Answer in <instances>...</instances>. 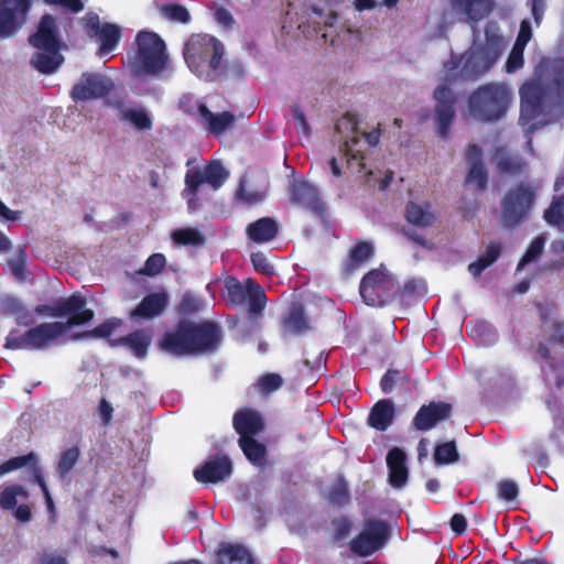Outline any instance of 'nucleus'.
I'll use <instances>...</instances> for the list:
<instances>
[{
	"label": "nucleus",
	"instance_id": "obj_1",
	"mask_svg": "<svg viewBox=\"0 0 564 564\" xmlns=\"http://www.w3.org/2000/svg\"><path fill=\"white\" fill-rule=\"evenodd\" d=\"M521 126H528L533 132L545 123L544 112L554 108H564V59H555L540 66L533 79L520 88Z\"/></svg>",
	"mask_w": 564,
	"mask_h": 564
},
{
	"label": "nucleus",
	"instance_id": "obj_2",
	"mask_svg": "<svg viewBox=\"0 0 564 564\" xmlns=\"http://www.w3.org/2000/svg\"><path fill=\"white\" fill-rule=\"evenodd\" d=\"M505 47L503 39L495 25L486 29L485 43L475 39L473 45L460 56L452 55L443 65L444 80L458 78L475 80L484 76L499 59Z\"/></svg>",
	"mask_w": 564,
	"mask_h": 564
},
{
	"label": "nucleus",
	"instance_id": "obj_3",
	"mask_svg": "<svg viewBox=\"0 0 564 564\" xmlns=\"http://www.w3.org/2000/svg\"><path fill=\"white\" fill-rule=\"evenodd\" d=\"M225 46L209 34H192L183 47V56L189 72L204 82L219 79L226 69Z\"/></svg>",
	"mask_w": 564,
	"mask_h": 564
},
{
	"label": "nucleus",
	"instance_id": "obj_4",
	"mask_svg": "<svg viewBox=\"0 0 564 564\" xmlns=\"http://www.w3.org/2000/svg\"><path fill=\"white\" fill-rule=\"evenodd\" d=\"M220 341L219 329L210 323L195 325L182 322L177 329L167 333L161 348L175 356L204 352L214 349Z\"/></svg>",
	"mask_w": 564,
	"mask_h": 564
},
{
	"label": "nucleus",
	"instance_id": "obj_5",
	"mask_svg": "<svg viewBox=\"0 0 564 564\" xmlns=\"http://www.w3.org/2000/svg\"><path fill=\"white\" fill-rule=\"evenodd\" d=\"M513 102V91L502 82H491L477 87L468 98V113L482 122L502 119Z\"/></svg>",
	"mask_w": 564,
	"mask_h": 564
},
{
	"label": "nucleus",
	"instance_id": "obj_6",
	"mask_svg": "<svg viewBox=\"0 0 564 564\" xmlns=\"http://www.w3.org/2000/svg\"><path fill=\"white\" fill-rule=\"evenodd\" d=\"M336 131L340 135V141H343L340 161L345 160L349 169L361 173L366 170L367 151L379 143V131L366 132L361 130L354 115L343 117L336 124Z\"/></svg>",
	"mask_w": 564,
	"mask_h": 564
},
{
	"label": "nucleus",
	"instance_id": "obj_7",
	"mask_svg": "<svg viewBox=\"0 0 564 564\" xmlns=\"http://www.w3.org/2000/svg\"><path fill=\"white\" fill-rule=\"evenodd\" d=\"M30 43L36 48L31 58L32 66L43 74L54 73L64 62L61 54L62 43L57 37L55 19L44 15L37 31L30 37Z\"/></svg>",
	"mask_w": 564,
	"mask_h": 564
},
{
	"label": "nucleus",
	"instance_id": "obj_8",
	"mask_svg": "<svg viewBox=\"0 0 564 564\" xmlns=\"http://www.w3.org/2000/svg\"><path fill=\"white\" fill-rule=\"evenodd\" d=\"M227 177L228 172L219 161H210L204 166L188 169L185 175V188L182 192L188 209L193 212L197 208V197L203 185H207L212 191H217Z\"/></svg>",
	"mask_w": 564,
	"mask_h": 564
},
{
	"label": "nucleus",
	"instance_id": "obj_9",
	"mask_svg": "<svg viewBox=\"0 0 564 564\" xmlns=\"http://www.w3.org/2000/svg\"><path fill=\"white\" fill-rule=\"evenodd\" d=\"M138 55L134 62L137 74L159 75L167 64V54L162 39L153 33L142 31L138 34Z\"/></svg>",
	"mask_w": 564,
	"mask_h": 564
},
{
	"label": "nucleus",
	"instance_id": "obj_10",
	"mask_svg": "<svg viewBox=\"0 0 564 564\" xmlns=\"http://www.w3.org/2000/svg\"><path fill=\"white\" fill-rule=\"evenodd\" d=\"M64 326L62 322L44 323L35 326L24 334L10 333L6 347L11 349H43L62 337Z\"/></svg>",
	"mask_w": 564,
	"mask_h": 564
},
{
	"label": "nucleus",
	"instance_id": "obj_11",
	"mask_svg": "<svg viewBox=\"0 0 564 564\" xmlns=\"http://www.w3.org/2000/svg\"><path fill=\"white\" fill-rule=\"evenodd\" d=\"M36 312L52 317H67L66 322H62L64 334L69 328L84 325L94 317V312L86 307V301L80 294H74L53 305L37 306Z\"/></svg>",
	"mask_w": 564,
	"mask_h": 564
},
{
	"label": "nucleus",
	"instance_id": "obj_12",
	"mask_svg": "<svg viewBox=\"0 0 564 564\" xmlns=\"http://www.w3.org/2000/svg\"><path fill=\"white\" fill-rule=\"evenodd\" d=\"M395 283L386 269L379 268L367 273L360 283V295L367 305L382 306L394 292Z\"/></svg>",
	"mask_w": 564,
	"mask_h": 564
},
{
	"label": "nucleus",
	"instance_id": "obj_13",
	"mask_svg": "<svg viewBox=\"0 0 564 564\" xmlns=\"http://www.w3.org/2000/svg\"><path fill=\"white\" fill-rule=\"evenodd\" d=\"M31 0H0V39L14 35L23 25Z\"/></svg>",
	"mask_w": 564,
	"mask_h": 564
},
{
	"label": "nucleus",
	"instance_id": "obj_14",
	"mask_svg": "<svg viewBox=\"0 0 564 564\" xmlns=\"http://www.w3.org/2000/svg\"><path fill=\"white\" fill-rule=\"evenodd\" d=\"M113 88L112 80L99 73H84L72 89L75 101L101 98Z\"/></svg>",
	"mask_w": 564,
	"mask_h": 564
},
{
	"label": "nucleus",
	"instance_id": "obj_15",
	"mask_svg": "<svg viewBox=\"0 0 564 564\" xmlns=\"http://www.w3.org/2000/svg\"><path fill=\"white\" fill-rule=\"evenodd\" d=\"M388 528L380 521H368L360 534L351 541V551L360 556L380 550L387 540Z\"/></svg>",
	"mask_w": 564,
	"mask_h": 564
},
{
	"label": "nucleus",
	"instance_id": "obj_16",
	"mask_svg": "<svg viewBox=\"0 0 564 564\" xmlns=\"http://www.w3.org/2000/svg\"><path fill=\"white\" fill-rule=\"evenodd\" d=\"M85 29L90 37H96L99 43L98 54L104 57L111 53L120 40V29L116 24H100L97 15H87L85 19Z\"/></svg>",
	"mask_w": 564,
	"mask_h": 564
},
{
	"label": "nucleus",
	"instance_id": "obj_17",
	"mask_svg": "<svg viewBox=\"0 0 564 564\" xmlns=\"http://www.w3.org/2000/svg\"><path fill=\"white\" fill-rule=\"evenodd\" d=\"M534 192L529 186H519L503 200V219L507 225H516L532 207Z\"/></svg>",
	"mask_w": 564,
	"mask_h": 564
},
{
	"label": "nucleus",
	"instance_id": "obj_18",
	"mask_svg": "<svg viewBox=\"0 0 564 564\" xmlns=\"http://www.w3.org/2000/svg\"><path fill=\"white\" fill-rule=\"evenodd\" d=\"M455 95L445 84L438 85L434 90L435 119L438 134L445 137L455 116Z\"/></svg>",
	"mask_w": 564,
	"mask_h": 564
},
{
	"label": "nucleus",
	"instance_id": "obj_19",
	"mask_svg": "<svg viewBox=\"0 0 564 564\" xmlns=\"http://www.w3.org/2000/svg\"><path fill=\"white\" fill-rule=\"evenodd\" d=\"M117 117L126 126L135 131H150L153 128V113L140 105L120 104L117 107Z\"/></svg>",
	"mask_w": 564,
	"mask_h": 564
},
{
	"label": "nucleus",
	"instance_id": "obj_20",
	"mask_svg": "<svg viewBox=\"0 0 564 564\" xmlns=\"http://www.w3.org/2000/svg\"><path fill=\"white\" fill-rule=\"evenodd\" d=\"M231 463L226 456L213 457L205 464L194 470V477L197 481L204 484H216L224 481L231 474Z\"/></svg>",
	"mask_w": 564,
	"mask_h": 564
},
{
	"label": "nucleus",
	"instance_id": "obj_21",
	"mask_svg": "<svg viewBox=\"0 0 564 564\" xmlns=\"http://www.w3.org/2000/svg\"><path fill=\"white\" fill-rule=\"evenodd\" d=\"M463 21L473 23L486 18L492 10V0H449Z\"/></svg>",
	"mask_w": 564,
	"mask_h": 564
},
{
	"label": "nucleus",
	"instance_id": "obj_22",
	"mask_svg": "<svg viewBox=\"0 0 564 564\" xmlns=\"http://www.w3.org/2000/svg\"><path fill=\"white\" fill-rule=\"evenodd\" d=\"M451 413V405L447 403H431L422 406L414 417V424L417 430L429 431L438 422L446 420Z\"/></svg>",
	"mask_w": 564,
	"mask_h": 564
},
{
	"label": "nucleus",
	"instance_id": "obj_23",
	"mask_svg": "<svg viewBox=\"0 0 564 564\" xmlns=\"http://www.w3.org/2000/svg\"><path fill=\"white\" fill-rule=\"evenodd\" d=\"M198 116L200 123L214 135H221L236 120L231 112L214 113L205 105L198 106Z\"/></svg>",
	"mask_w": 564,
	"mask_h": 564
},
{
	"label": "nucleus",
	"instance_id": "obj_24",
	"mask_svg": "<svg viewBox=\"0 0 564 564\" xmlns=\"http://www.w3.org/2000/svg\"><path fill=\"white\" fill-rule=\"evenodd\" d=\"M469 172L466 183L476 189H482L487 183V173L481 163V150L477 145H470L466 151Z\"/></svg>",
	"mask_w": 564,
	"mask_h": 564
},
{
	"label": "nucleus",
	"instance_id": "obj_25",
	"mask_svg": "<svg viewBox=\"0 0 564 564\" xmlns=\"http://www.w3.org/2000/svg\"><path fill=\"white\" fill-rule=\"evenodd\" d=\"M389 467V481L394 488H402L408 481V468L405 454L398 447L392 448L387 455Z\"/></svg>",
	"mask_w": 564,
	"mask_h": 564
},
{
	"label": "nucleus",
	"instance_id": "obj_26",
	"mask_svg": "<svg viewBox=\"0 0 564 564\" xmlns=\"http://www.w3.org/2000/svg\"><path fill=\"white\" fill-rule=\"evenodd\" d=\"M167 304V294L165 292L152 293L145 296L141 303L132 311V317L151 319L159 316Z\"/></svg>",
	"mask_w": 564,
	"mask_h": 564
},
{
	"label": "nucleus",
	"instance_id": "obj_27",
	"mask_svg": "<svg viewBox=\"0 0 564 564\" xmlns=\"http://www.w3.org/2000/svg\"><path fill=\"white\" fill-rule=\"evenodd\" d=\"M234 426L241 436H251L259 433L263 427L261 415L252 410H242L234 416Z\"/></svg>",
	"mask_w": 564,
	"mask_h": 564
},
{
	"label": "nucleus",
	"instance_id": "obj_28",
	"mask_svg": "<svg viewBox=\"0 0 564 564\" xmlns=\"http://www.w3.org/2000/svg\"><path fill=\"white\" fill-rule=\"evenodd\" d=\"M291 195L294 202L306 208L313 210H318L321 208L317 189L305 181H295L292 184Z\"/></svg>",
	"mask_w": 564,
	"mask_h": 564
},
{
	"label": "nucleus",
	"instance_id": "obj_29",
	"mask_svg": "<svg viewBox=\"0 0 564 564\" xmlns=\"http://www.w3.org/2000/svg\"><path fill=\"white\" fill-rule=\"evenodd\" d=\"M217 564H252V558L245 546L223 543L217 553Z\"/></svg>",
	"mask_w": 564,
	"mask_h": 564
},
{
	"label": "nucleus",
	"instance_id": "obj_30",
	"mask_svg": "<svg viewBox=\"0 0 564 564\" xmlns=\"http://www.w3.org/2000/svg\"><path fill=\"white\" fill-rule=\"evenodd\" d=\"M276 234L278 225L269 217L261 218L247 227L248 237L257 243L271 241Z\"/></svg>",
	"mask_w": 564,
	"mask_h": 564
},
{
	"label": "nucleus",
	"instance_id": "obj_31",
	"mask_svg": "<svg viewBox=\"0 0 564 564\" xmlns=\"http://www.w3.org/2000/svg\"><path fill=\"white\" fill-rule=\"evenodd\" d=\"M405 216L409 223L419 227H430L436 219L429 203L410 202L406 206Z\"/></svg>",
	"mask_w": 564,
	"mask_h": 564
},
{
	"label": "nucleus",
	"instance_id": "obj_32",
	"mask_svg": "<svg viewBox=\"0 0 564 564\" xmlns=\"http://www.w3.org/2000/svg\"><path fill=\"white\" fill-rule=\"evenodd\" d=\"M393 403L390 400H381L372 408L368 422L370 426L384 431L392 422L393 419Z\"/></svg>",
	"mask_w": 564,
	"mask_h": 564
},
{
	"label": "nucleus",
	"instance_id": "obj_33",
	"mask_svg": "<svg viewBox=\"0 0 564 564\" xmlns=\"http://www.w3.org/2000/svg\"><path fill=\"white\" fill-rule=\"evenodd\" d=\"M151 334L145 330H137L120 338L115 345L127 346L137 358H144L151 344Z\"/></svg>",
	"mask_w": 564,
	"mask_h": 564
},
{
	"label": "nucleus",
	"instance_id": "obj_34",
	"mask_svg": "<svg viewBox=\"0 0 564 564\" xmlns=\"http://www.w3.org/2000/svg\"><path fill=\"white\" fill-rule=\"evenodd\" d=\"M373 254V247L369 242L357 243L349 252L348 260L345 265L347 274L352 273L359 269L366 261Z\"/></svg>",
	"mask_w": 564,
	"mask_h": 564
},
{
	"label": "nucleus",
	"instance_id": "obj_35",
	"mask_svg": "<svg viewBox=\"0 0 564 564\" xmlns=\"http://www.w3.org/2000/svg\"><path fill=\"white\" fill-rule=\"evenodd\" d=\"M312 6L313 13L315 15L314 22L317 24L323 23V28L318 26L316 32H322L324 28H332L333 21L336 20L337 15L333 8L336 4V0H317Z\"/></svg>",
	"mask_w": 564,
	"mask_h": 564
},
{
	"label": "nucleus",
	"instance_id": "obj_36",
	"mask_svg": "<svg viewBox=\"0 0 564 564\" xmlns=\"http://www.w3.org/2000/svg\"><path fill=\"white\" fill-rule=\"evenodd\" d=\"M225 296L229 302L235 305H242L247 302V295L249 290L248 280L246 283L239 282L232 276H227L224 280Z\"/></svg>",
	"mask_w": 564,
	"mask_h": 564
},
{
	"label": "nucleus",
	"instance_id": "obj_37",
	"mask_svg": "<svg viewBox=\"0 0 564 564\" xmlns=\"http://www.w3.org/2000/svg\"><path fill=\"white\" fill-rule=\"evenodd\" d=\"M501 246L498 242H491L488 245L486 252L477 261L468 265V271L474 276L479 275L487 267L492 264L500 256Z\"/></svg>",
	"mask_w": 564,
	"mask_h": 564
},
{
	"label": "nucleus",
	"instance_id": "obj_38",
	"mask_svg": "<svg viewBox=\"0 0 564 564\" xmlns=\"http://www.w3.org/2000/svg\"><path fill=\"white\" fill-rule=\"evenodd\" d=\"M29 492L20 485L6 486L0 491V507L4 510H12L17 507L19 499H26Z\"/></svg>",
	"mask_w": 564,
	"mask_h": 564
},
{
	"label": "nucleus",
	"instance_id": "obj_39",
	"mask_svg": "<svg viewBox=\"0 0 564 564\" xmlns=\"http://www.w3.org/2000/svg\"><path fill=\"white\" fill-rule=\"evenodd\" d=\"M284 326L289 332L294 334H300L310 327L308 319L304 315L300 304H293L290 307L288 317L284 321Z\"/></svg>",
	"mask_w": 564,
	"mask_h": 564
},
{
	"label": "nucleus",
	"instance_id": "obj_40",
	"mask_svg": "<svg viewBox=\"0 0 564 564\" xmlns=\"http://www.w3.org/2000/svg\"><path fill=\"white\" fill-rule=\"evenodd\" d=\"M172 240L180 246H202L205 242L204 235L196 228H180L172 232Z\"/></svg>",
	"mask_w": 564,
	"mask_h": 564
},
{
	"label": "nucleus",
	"instance_id": "obj_41",
	"mask_svg": "<svg viewBox=\"0 0 564 564\" xmlns=\"http://www.w3.org/2000/svg\"><path fill=\"white\" fill-rule=\"evenodd\" d=\"M239 445L251 463L256 465L262 464L265 453V448L262 444L258 443L251 436H241L239 438Z\"/></svg>",
	"mask_w": 564,
	"mask_h": 564
},
{
	"label": "nucleus",
	"instance_id": "obj_42",
	"mask_svg": "<svg viewBox=\"0 0 564 564\" xmlns=\"http://www.w3.org/2000/svg\"><path fill=\"white\" fill-rule=\"evenodd\" d=\"M2 307L6 313L15 317L20 324H29L33 321L32 313L15 297L8 296L3 299Z\"/></svg>",
	"mask_w": 564,
	"mask_h": 564
},
{
	"label": "nucleus",
	"instance_id": "obj_43",
	"mask_svg": "<svg viewBox=\"0 0 564 564\" xmlns=\"http://www.w3.org/2000/svg\"><path fill=\"white\" fill-rule=\"evenodd\" d=\"M122 322L118 318H109L98 327L94 328L93 330L82 333L79 335L73 336V339H82V338H89V337H96V338H107L110 335H112L120 326Z\"/></svg>",
	"mask_w": 564,
	"mask_h": 564
},
{
	"label": "nucleus",
	"instance_id": "obj_44",
	"mask_svg": "<svg viewBox=\"0 0 564 564\" xmlns=\"http://www.w3.org/2000/svg\"><path fill=\"white\" fill-rule=\"evenodd\" d=\"M248 283L249 290L247 295V302H249L250 312L259 313L265 306L264 291L258 283L252 281L251 279H248Z\"/></svg>",
	"mask_w": 564,
	"mask_h": 564
},
{
	"label": "nucleus",
	"instance_id": "obj_45",
	"mask_svg": "<svg viewBox=\"0 0 564 564\" xmlns=\"http://www.w3.org/2000/svg\"><path fill=\"white\" fill-rule=\"evenodd\" d=\"M434 460L437 465L453 464L458 460V453L454 442L437 445L434 452Z\"/></svg>",
	"mask_w": 564,
	"mask_h": 564
},
{
	"label": "nucleus",
	"instance_id": "obj_46",
	"mask_svg": "<svg viewBox=\"0 0 564 564\" xmlns=\"http://www.w3.org/2000/svg\"><path fill=\"white\" fill-rule=\"evenodd\" d=\"M494 160L499 170L505 173H514L522 167V162L519 158L510 155L502 150L495 154Z\"/></svg>",
	"mask_w": 564,
	"mask_h": 564
},
{
	"label": "nucleus",
	"instance_id": "obj_47",
	"mask_svg": "<svg viewBox=\"0 0 564 564\" xmlns=\"http://www.w3.org/2000/svg\"><path fill=\"white\" fill-rule=\"evenodd\" d=\"M544 219L547 224L558 226L564 229V197L553 200L550 208L544 213Z\"/></svg>",
	"mask_w": 564,
	"mask_h": 564
},
{
	"label": "nucleus",
	"instance_id": "obj_48",
	"mask_svg": "<svg viewBox=\"0 0 564 564\" xmlns=\"http://www.w3.org/2000/svg\"><path fill=\"white\" fill-rule=\"evenodd\" d=\"M36 460H37L36 455L34 453H30L24 456H18V457L10 458L9 460H7L0 465V477L4 476L11 471L18 470L24 466L30 465V464H35Z\"/></svg>",
	"mask_w": 564,
	"mask_h": 564
},
{
	"label": "nucleus",
	"instance_id": "obj_49",
	"mask_svg": "<svg viewBox=\"0 0 564 564\" xmlns=\"http://www.w3.org/2000/svg\"><path fill=\"white\" fill-rule=\"evenodd\" d=\"M467 329L469 335L474 338H478L482 345H489L497 338L496 333L484 323L469 324Z\"/></svg>",
	"mask_w": 564,
	"mask_h": 564
},
{
	"label": "nucleus",
	"instance_id": "obj_50",
	"mask_svg": "<svg viewBox=\"0 0 564 564\" xmlns=\"http://www.w3.org/2000/svg\"><path fill=\"white\" fill-rule=\"evenodd\" d=\"M546 238L544 236L536 237L529 246L527 252L518 264V270H521L527 263L534 261L543 251Z\"/></svg>",
	"mask_w": 564,
	"mask_h": 564
},
{
	"label": "nucleus",
	"instance_id": "obj_51",
	"mask_svg": "<svg viewBox=\"0 0 564 564\" xmlns=\"http://www.w3.org/2000/svg\"><path fill=\"white\" fill-rule=\"evenodd\" d=\"M79 457V449L70 447L64 451L58 460L57 469L61 476H65L75 466Z\"/></svg>",
	"mask_w": 564,
	"mask_h": 564
},
{
	"label": "nucleus",
	"instance_id": "obj_52",
	"mask_svg": "<svg viewBox=\"0 0 564 564\" xmlns=\"http://www.w3.org/2000/svg\"><path fill=\"white\" fill-rule=\"evenodd\" d=\"M497 494L505 501H514L519 495V487L513 480L503 479L497 484Z\"/></svg>",
	"mask_w": 564,
	"mask_h": 564
},
{
	"label": "nucleus",
	"instance_id": "obj_53",
	"mask_svg": "<svg viewBox=\"0 0 564 564\" xmlns=\"http://www.w3.org/2000/svg\"><path fill=\"white\" fill-rule=\"evenodd\" d=\"M163 14L172 21L187 23L191 20L189 12L183 6L169 4L162 8Z\"/></svg>",
	"mask_w": 564,
	"mask_h": 564
},
{
	"label": "nucleus",
	"instance_id": "obj_54",
	"mask_svg": "<svg viewBox=\"0 0 564 564\" xmlns=\"http://www.w3.org/2000/svg\"><path fill=\"white\" fill-rule=\"evenodd\" d=\"M165 262L166 259L162 253H154L148 258L144 268L140 272L151 276L155 275L164 268Z\"/></svg>",
	"mask_w": 564,
	"mask_h": 564
},
{
	"label": "nucleus",
	"instance_id": "obj_55",
	"mask_svg": "<svg viewBox=\"0 0 564 564\" xmlns=\"http://www.w3.org/2000/svg\"><path fill=\"white\" fill-rule=\"evenodd\" d=\"M251 262L256 271L271 275L274 273V267L270 262L268 256L263 252H254L251 254Z\"/></svg>",
	"mask_w": 564,
	"mask_h": 564
},
{
	"label": "nucleus",
	"instance_id": "obj_56",
	"mask_svg": "<svg viewBox=\"0 0 564 564\" xmlns=\"http://www.w3.org/2000/svg\"><path fill=\"white\" fill-rule=\"evenodd\" d=\"M525 47L513 45L508 61L506 63V70L508 73H514L523 66V52Z\"/></svg>",
	"mask_w": 564,
	"mask_h": 564
},
{
	"label": "nucleus",
	"instance_id": "obj_57",
	"mask_svg": "<svg viewBox=\"0 0 564 564\" xmlns=\"http://www.w3.org/2000/svg\"><path fill=\"white\" fill-rule=\"evenodd\" d=\"M260 390L270 393L278 390L282 384V378L275 373H268L259 379Z\"/></svg>",
	"mask_w": 564,
	"mask_h": 564
},
{
	"label": "nucleus",
	"instance_id": "obj_58",
	"mask_svg": "<svg viewBox=\"0 0 564 564\" xmlns=\"http://www.w3.org/2000/svg\"><path fill=\"white\" fill-rule=\"evenodd\" d=\"M25 261H26V254L23 250H19L9 260L10 269L15 278H18V279L23 278Z\"/></svg>",
	"mask_w": 564,
	"mask_h": 564
},
{
	"label": "nucleus",
	"instance_id": "obj_59",
	"mask_svg": "<svg viewBox=\"0 0 564 564\" xmlns=\"http://www.w3.org/2000/svg\"><path fill=\"white\" fill-rule=\"evenodd\" d=\"M204 307V301L191 293L184 294L181 303V308L185 313H193Z\"/></svg>",
	"mask_w": 564,
	"mask_h": 564
},
{
	"label": "nucleus",
	"instance_id": "obj_60",
	"mask_svg": "<svg viewBox=\"0 0 564 564\" xmlns=\"http://www.w3.org/2000/svg\"><path fill=\"white\" fill-rule=\"evenodd\" d=\"M213 14H214V19L217 22V24L219 26H221L223 29L228 30L235 23V20L232 18L231 13L225 8H216L214 10Z\"/></svg>",
	"mask_w": 564,
	"mask_h": 564
},
{
	"label": "nucleus",
	"instance_id": "obj_61",
	"mask_svg": "<svg viewBox=\"0 0 564 564\" xmlns=\"http://www.w3.org/2000/svg\"><path fill=\"white\" fill-rule=\"evenodd\" d=\"M33 476H34V480L40 486V488H41V490H42V492L44 495L46 507H47L48 511L53 512L54 511V505H53V500H52L51 494L48 491V488L46 486V482H45L41 471L36 467L33 470Z\"/></svg>",
	"mask_w": 564,
	"mask_h": 564
},
{
	"label": "nucleus",
	"instance_id": "obj_62",
	"mask_svg": "<svg viewBox=\"0 0 564 564\" xmlns=\"http://www.w3.org/2000/svg\"><path fill=\"white\" fill-rule=\"evenodd\" d=\"M237 195L243 202L251 204L261 200L265 196V193L264 191H249L245 184H241Z\"/></svg>",
	"mask_w": 564,
	"mask_h": 564
},
{
	"label": "nucleus",
	"instance_id": "obj_63",
	"mask_svg": "<svg viewBox=\"0 0 564 564\" xmlns=\"http://www.w3.org/2000/svg\"><path fill=\"white\" fill-rule=\"evenodd\" d=\"M347 498L346 484L343 479H338L334 486V489L329 494V499L337 505L343 503Z\"/></svg>",
	"mask_w": 564,
	"mask_h": 564
},
{
	"label": "nucleus",
	"instance_id": "obj_64",
	"mask_svg": "<svg viewBox=\"0 0 564 564\" xmlns=\"http://www.w3.org/2000/svg\"><path fill=\"white\" fill-rule=\"evenodd\" d=\"M400 379V372L397 370H389L381 379L380 386L384 393L392 391L397 381Z\"/></svg>",
	"mask_w": 564,
	"mask_h": 564
}]
</instances>
